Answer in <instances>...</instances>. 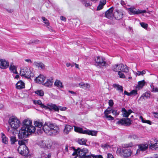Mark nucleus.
Instances as JSON below:
<instances>
[{"label": "nucleus", "instance_id": "f3484780", "mask_svg": "<svg viewBox=\"0 0 158 158\" xmlns=\"http://www.w3.org/2000/svg\"><path fill=\"white\" fill-rule=\"evenodd\" d=\"M114 12V15L115 18L118 19H120L123 18V14L121 12L119 11L118 10L116 9Z\"/></svg>", "mask_w": 158, "mask_h": 158}, {"label": "nucleus", "instance_id": "6e6d98bb", "mask_svg": "<svg viewBox=\"0 0 158 158\" xmlns=\"http://www.w3.org/2000/svg\"><path fill=\"white\" fill-rule=\"evenodd\" d=\"M40 41L38 40H37V39H35V40H31L30 41V43H31V44H32V43H38V42H39Z\"/></svg>", "mask_w": 158, "mask_h": 158}, {"label": "nucleus", "instance_id": "f704fd0d", "mask_svg": "<svg viewBox=\"0 0 158 158\" xmlns=\"http://www.w3.org/2000/svg\"><path fill=\"white\" fill-rule=\"evenodd\" d=\"M85 158H103L102 156L101 155L94 156L92 154H90L88 155Z\"/></svg>", "mask_w": 158, "mask_h": 158}, {"label": "nucleus", "instance_id": "603ef678", "mask_svg": "<svg viewBox=\"0 0 158 158\" xmlns=\"http://www.w3.org/2000/svg\"><path fill=\"white\" fill-rule=\"evenodd\" d=\"M105 117L109 120H112L114 119V118L111 115H106L105 116Z\"/></svg>", "mask_w": 158, "mask_h": 158}, {"label": "nucleus", "instance_id": "052dcab7", "mask_svg": "<svg viewBox=\"0 0 158 158\" xmlns=\"http://www.w3.org/2000/svg\"><path fill=\"white\" fill-rule=\"evenodd\" d=\"M75 64H71L70 63H67L66 64V65L67 67H69L70 66H71V67H73L74 66Z\"/></svg>", "mask_w": 158, "mask_h": 158}, {"label": "nucleus", "instance_id": "f03ea898", "mask_svg": "<svg viewBox=\"0 0 158 158\" xmlns=\"http://www.w3.org/2000/svg\"><path fill=\"white\" fill-rule=\"evenodd\" d=\"M72 149L74 150L72 155H76L74 158H85L89 154L88 150L85 148L81 149L78 148L77 149H75L74 147H70L69 148V149L71 150Z\"/></svg>", "mask_w": 158, "mask_h": 158}, {"label": "nucleus", "instance_id": "c03bdc74", "mask_svg": "<svg viewBox=\"0 0 158 158\" xmlns=\"http://www.w3.org/2000/svg\"><path fill=\"white\" fill-rule=\"evenodd\" d=\"M41 18L44 23L47 26H49V23L48 20L44 17H42Z\"/></svg>", "mask_w": 158, "mask_h": 158}, {"label": "nucleus", "instance_id": "79ce46f5", "mask_svg": "<svg viewBox=\"0 0 158 158\" xmlns=\"http://www.w3.org/2000/svg\"><path fill=\"white\" fill-rule=\"evenodd\" d=\"M128 138L131 139H135L138 138V136L135 134H131L128 135Z\"/></svg>", "mask_w": 158, "mask_h": 158}, {"label": "nucleus", "instance_id": "72a5a7b5", "mask_svg": "<svg viewBox=\"0 0 158 158\" xmlns=\"http://www.w3.org/2000/svg\"><path fill=\"white\" fill-rule=\"evenodd\" d=\"M87 140L84 138L79 139L78 140V142L80 144L82 145H86V143Z\"/></svg>", "mask_w": 158, "mask_h": 158}, {"label": "nucleus", "instance_id": "1a4fd4ad", "mask_svg": "<svg viewBox=\"0 0 158 158\" xmlns=\"http://www.w3.org/2000/svg\"><path fill=\"white\" fill-rule=\"evenodd\" d=\"M119 120L116 122V124L121 125H125L126 126H129L131 124V121L130 118H127L126 119L122 118L121 119L117 118Z\"/></svg>", "mask_w": 158, "mask_h": 158}, {"label": "nucleus", "instance_id": "69168bd1", "mask_svg": "<svg viewBox=\"0 0 158 158\" xmlns=\"http://www.w3.org/2000/svg\"><path fill=\"white\" fill-rule=\"evenodd\" d=\"M68 92L74 95H76V93L73 91L69 90Z\"/></svg>", "mask_w": 158, "mask_h": 158}, {"label": "nucleus", "instance_id": "0e129e2a", "mask_svg": "<svg viewBox=\"0 0 158 158\" xmlns=\"http://www.w3.org/2000/svg\"><path fill=\"white\" fill-rule=\"evenodd\" d=\"M124 94L125 95H127L128 96H131V94L130 93L127 92L125 90L124 91Z\"/></svg>", "mask_w": 158, "mask_h": 158}, {"label": "nucleus", "instance_id": "a18cd8bd", "mask_svg": "<svg viewBox=\"0 0 158 158\" xmlns=\"http://www.w3.org/2000/svg\"><path fill=\"white\" fill-rule=\"evenodd\" d=\"M146 73V72L145 70H143L142 71H138L137 72L136 74V76H139L140 75H143Z\"/></svg>", "mask_w": 158, "mask_h": 158}, {"label": "nucleus", "instance_id": "4468645a", "mask_svg": "<svg viewBox=\"0 0 158 158\" xmlns=\"http://www.w3.org/2000/svg\"><path fill=\"white\" fill-rule=\"evenodd\" d=\"M113 10L114 8L112 6L106 12L105 16L106 18L110 19L113 16Z\"/></svg>", "mask_w": 158, "mask_h": 158}, {"label": "nucleus", "instance_id": "393cba45", "mask_svg": "<svg viewBox=\"0 0 158 158\" xmlns=\"http://www.w3.org/2000/svg\"><path fill=\"white\" fill-rule=\"evenodd\" d=\"M33 103L35 105H40V106L41 107L43 108H46L47 107V106H45L44 104H43L41 100H33Z\"/></svg>", "mask_w": 158, "mask_h": 158}, {"label": "nucleus", "instance_id": "bf43d9fd", "mask_svg": "<svg viewBox=\"0 0 158 158\" xmlns=\"http://www.w3.org/2000/svg\"><path fill=\"white\" fill-rule=\"evenodd\" d=\"M152 113L154 117L158 118V113L153 112Z\"/></svg>", "mask_w": 158, "mask_h": 158}, {"label": "nucleus", "instance_id": "8fccbe9b", "mask_svg": "<svg viewBox=\"0 0 158 158\" xmlns=\"http://www.w3.org/2000/svg\"><path fill=\"white\" fill-rule=\"evenodd\" d=\"M109 109H110V108L108 107V108L104 111V113L105 116L107 115L110 113L111 112L109 110Z\"/></svg>", "mask_w": 158, "mask_h": 158}, {"label": "nucleus", "instance_id": "b1692460", "mask_svg": "<svg viewBox=\"0 0 158 158\" xmlns=\"http://www.w3.org/2000/svg\"><path fill=\"white\" fill-rule=\"evenodd\" d=\"M53 82V79H47L46 81L43 84V85L45 86L50 87L52 85Z\"/></svg>", "mask_w": 158, "mask_h": 158}, {"label": "nucleus", "instance_id": "a878e982", "mask_svg": "<svg viewBox=\"0 0 158 158\" xmlns=\"http://www.w3.org/2000/svg\"><path fill=\"white\" fill-rule=\"evenodd\" d=\"M113 87L116 88L117 90L119 91V92L122 93L123 91V88L122 86L118 84H113Z\"/></svg>", "mask_w": 158, "mask_h": 158}, {"label": "nucleus", "instance_id": "2eb2a0df", "mask_svg": "<svg viewBox=\"0 0 158 158\" xmlns=\"http://www.w3.org/2000/svg\"><path fill=\"white\" fill-rule=\"evenodd\" d=\"M158 141L156 140V143H154L152 141H148V143L149 146L150 148L152 149H158Z\"/></svg>", "mask_w": 158, "mask_h": 158}, {"label": "nucleus", "instance_id": "cd10ccee", "mask_svg": "<svg viewBox=\"0 0 158 158\" xmlns=\"http://www.w3.org/2000/svg\"><path fill=\"white\" fill-rule=\"evenodd\" d=\"M98 131H91L86 130L85 134H87L92 136H96Z\"/></svg>", "mask_w": 158, "mask_h": 158}, {"label": "nucleus", "instance_id": "680f3d73", "mask_svg": "<svg viewBox=\"0 0 158 158\" xmlns=\"http://www.w3.org/2000/svg\"><path fill=\"white\" fill-rule=\"evenodd\" d=\"M45 68V65L42 62H40V68L41 69H44Z\"/></svg>", "mask_w": 158, "mask_h": 158}, {"label": "nucleus", "instance_id": "c756f323", "mask_svg": "<svg viewBox=\"0 0 158 158\" xmlns=\"http://www.w3.org/2000/svg\"><path fill=\"white\" fill-rule=\"evenodd\" d=\"M121 66H120V69L121 71L123 72L127 73L128 72V69L126 65H123V64H120Z\"/></svg>", "mask_w": 158, "mask_h": 158}, {"label": "nucleus", "instance_id": "5fc2aeb1", "mask_svg": "<svg viewBox=\"0 0 158 158\" xmlns=\"http://www.w3.org/2000/svg\"><path fill=\"white\" fill-rule=\"evenodd\" d=\"M133 146V143H132L131 142L129 143L126 144V146H125L124 147V148H125V147H126H126H127V148L131 147Z\"/></svg>", "mask_w": 158, "mask_h": 158}, {"label": "nucleus", "instance_id": "a211bd4d", "mask_svg": "<svg viewBox=\"0 0 158 158\" xmlns=\"http://www.w3.org/2000/svg\"><path fill=\"white\" fill-rule=\"evenodd\" d=\"M73 129V127L69 125H66L63 130L64 134H68Z\"/></svg>", "mask_w": 158, "mask_h": 158}, {"label": "nucleus", "instance_id": "f8f14e48", "mask_svg": "<svg viewBox=\"0 0 158 158\" xmlns=\"http://www.w3.org/2000/svg\"><path fill=\"white\" fill-rule=\"evenodd\" d=\"M9 66V63L4 59L0 60V68L2 69H7Z\"/></svg>", "mask_w": 158, "mask_h": 158}, {"label": "nucleus", "instance_id": "09e8293b", "mask_svg": "<svg viewBox=\"0 0 158 158\" xmlns=\"http://www.w3.org/2000/svg\"><path fill=\"white\" fill-rule=\"evenodd\" d=\"M140 24L142 27L145 29L147 28L148 26L147 24L143 22L140 23Z\"/></svg>", "mask_w": 158, "mask_h": 158}, {"label": "nucleus", "instance_id": "7c9ffc66", "mask_svg": "<svg viewBox=\"0 0 158 158\" xmlns=\"http://www.w3.org/2000/svg\"><path fill=\"white\" fill-rule=\"evenodd\" d=\"M37 144L41 148H45L46 147V141L44 140L39 141L37 143Z\"/></svg>", "mask_w": 158, "mask_h": 158}, {"label": "nucleus", "instance_id": "dca6fc26", "mask_svg": "<svg viewBox=\"0 0 158 158\" xmlns=\"http://www.w3.org/2000/svg\"><path fill=\"white\" fill-rule=\"evenodd\" d=\"M121 111L122 113V114L123 116V117H126L127 118H128V117L130 114L133 112L131 109L127 111L124 108H123L122 109Z\"/></svg>", "mask_w": 158, "mask_h": 158}, {"label": "nucleus", "instance_id": "864d4df0", "mask_svg": "<svg viewBox=\"0 0 158 158\" xmlns=\"http://www.w3.org/2000/svg\"><path fill=\"white\" fill-rule=\"evenodd\" d=\"M67 108L65 107H62L60 106H58V112L59 110L61 111H64L67 110Z\"/></svg>", "mask_w": 158, "mask_h": 158}, {"label": "nucleus", "instance_id": "6ab92c4d", "mask_svg": "<svg viewBox=\"0 0 158 158\" xmlns=\"http://www.w3.org/2000/svg\"><path fill=\"white\" fill-rule=\"evenodd\" d=\"M16 87L17 89H19L24 88H25V83L22 81H19L16 84Z\"/></svg>", "mask_w": 158, "mask_h": 158}, {"label": "nucleus", "instance_id": "0eeeda50", "mask_svg": "<svg viewBox=\"0 0 158 158\" xmlns=\"http://www.w3.org/2000/svg\"><path fill=\"white\" fill-rule=\"evenodd\" d=\"M32 121L28 118L25 119L23 122V125L22 127H25L27 129L32 130V131L35 132V127L32 126Z\"/></svg>", "mask_w": 158, "mask_h": 158}, {"label": "nucleus", "instance_id": "473e14b6", "mask_svg": "<svg viewBox=\"0 0 158 158\" xmlns=\"http://www.w3.org/2000/svg\"><path fill=\"white\" fill-rule=\"evenodd\" d=\"M12 64H10V66L9 67L10 70L11 72H13L14 73L18 74V72L17 71L16 69L15 66L14 65H13Z\"/></svg>", "mask_w": 158, "mask_h": 158}, {"label": "nucleus", "instance_id": "ea45409f", "mask_svg": "<svg viewBox=\"0 0 158 158\" xmlns=\"http://www.w3.org/2000/svg\"><path fill=\"white\" fill-rule=\"evenodd\" d=\"M139 118L141 120V121L142 123H147L149 125H151L152 124V122L150 121L144 120L142 116H140Z\"/></svg>", "mask_w": 158, "mask_h": 158}, {"label": "nucleus", "instance_id": "39448f33", "mask_svg": "<svg viewBox=\"0 0 158 158\" xmlns=\"http://www.w3.org/2000/svg\"><path fill=\"white\" fill-rule=\"evenodd\" d=\"M8 123L12 128L16 130L19 127L21 124L19 119L14 116L10 117Z\"/></svg>", "mask_w": 158, "mask_h": 158}, {"label": "nucleus", "instance_id": "3c124183", "mask_svg": "<svg viewBox=\"0 0 158 158\" xmlns=\"http://www.w3.org/2000/svg\"><path fill=\"white\" fill-rule=\"evenodd\" d=\"M112 113L113 114L115 115H118L119 114V112H118L116 110H113Z\"/></svg>", "mask_w": 158, "mask_h": 158}, {"label": "nucleus", "instance_id": "5701e85b", "mask_svg": "<svg viewBox=\"0 0 158 158\" xmlns=\"http://www.w3.org/2000/svg\"><path fill=\"white\" fill-rule=\"evenodd\" d=\"M74 130L76 132H79L80 133L85 134L86 130H84L82 128L74 126Z\"/></svg>", "mask_w": 158, "mask_h": 158}, {"label": "nucleus", "instance_id": "20e7f679", "mask_svg": "<svg viewBox=\"0 0 158 158\" xmlns=\"http://www.w3.org/2000/svg\"><path fill=\"white\" fill-rule=\"evenodd\" d=\"M34 132L26 128L25 127H22L19 130L18 134V138L20 139H22L27 137L28 136Z\"/></svg>", "mask_w": 158, "mask_h": 158}, {"label": "nucleus", "instance_id": "338daca9", "mask_svg": "<svg viewBox=\"0 0 158 158\" xmlns=\"http://www.w3.org/2000/svg\"><path fill=\"white\" fill-rule=\"evenodd\" d=\"M152 92H158V88L156 87L154 88V89H153V91H152Z\"/></svg>", "mask_w": 158, "mask_h": 158}, {"label": "nucleus", "instance_id": "4be33fe9", "mask_svg": "<svg viewBox=\"0 0 158 158\" xmlns=\"http://www.w3.org/2000/svg\"><path fill=\"white\" fill-rule=\"evenodd\" d=\"M149 145L142 144L139 145L138 147L139 149L142 151H144L146 150L148 148Z\"/></svg>", "mask_w": 158, "mask_h": 158}, {"label": "nucleus", "instance_id": "9b49d317", "mask_svg": "<svg viewBox=\"0 0 158 158\" xmlns=\"http://www.w3.org/2000/svg\"><path fill=\"white\" fill-rule=\"evenodd\" d=\"M120 152L121 154L124 157H129L131 156L132 153V152L130 149H127L125 148H122Z\"/></svg>", "mask_w": 158, "mask_h": 158}, {"label": "nucleus", "instance_id": "7ed1b4c3", "mask_svg": "<svg viewBox=\"0 0 158 158\" xmlns=\"http://www.w3.org/2000/svg\"><path fill=\"white\" fill-rule=\"evenodd\" d=\"M27 140H22L18 141L19 146L18 148V151L21 155L25 156L28 155L29 151L28 148L25 145L27 143Z\"/></svg>", "mask_w": 158, "mask_h": 158}, {"label": "nucleus", "instance_id": "58836bf2", "mask_svg": "<svg viewBox=\"0 0 158 158\" xmlns=\"http://www.w3.org/2000/svg\"><path fill=\"white\" fill-rule=\"evenodd\" d=\"M35 94L40 96H43L44 95V92L42 90H38L35 92Z\"/></svg>", "mask_w": 158, "mask_h": 158}, {"label": "nucleus", "instance_id": "bb28decb", "mask_svg": "<svg viewBox=\"0 0 158 158\" xmlns=\"http://www.w3.org/2000/svg\"><path fill=\"white\" fill-rule=\"evenodd\" d=\"M106 3V0H102L100 2L99 4L97 7V10H101L103 7V6Z\"/></svg>", "mask_w": 158, "mask_h": 158}, {"label": "nucleus", "instance_id": "2f4dec72", "mask_svg": "<svg viewBox=\"0 0 158 158\" xmlns=\"http://www.w3.org/2000/svg\"><path fill=\"white\" fill-rule=\"evenodd\" d=\"M150 94L148 93H146L143 94V95L140 97L139 99H145L149 98L150 97Z\"/></svg>", "mask_w": 158, "mask_h": 158}, {"label": "nucleus", "instance_id": "e2e57ef3", "mask_svg": "<svg viewBox=\"0 0 158 158\" xmlns=\"http://www.w3.org/2000/svg\"><path fill=\"white\" fill-rule=\"evenodd\" d=\"M107 158H114V157L112 154L108 153L107 154Z\"/></svg>", "mask_w": 158, "mask_h": 158}, {"label": "nucleus", "instance_id": "4d7b16f0", "mask_svg": "<svg viewBox=\"0 0 158 158\" xmlns=\"http://www.w3.org/2000/svg\"><path fill=\"white\" fill-rule=\"evenodd\" d=\"M33 65L36 67H38L39 68H40V62L38 63L36 62H35L33 63Z\"/></svg>", "mask_w": 158, "mask_h": 158}, {"label": "nucleus", "instance_id": "ddd939ff", "mask_svg": "<svg viewBox=\"0 0 158 158\" xmlns=\"http://www.w3.org/2000/svg\"><path fill=\"white\" fill-rule=\"evenodd\" d=\"M46 77L44 75L40 74L35 79V82L39 84L43 83L46 79Z\"/></svg>", "mask_w": 158, "mask_h": 158}, {"label": "nucleus", "instance_id": "13d9d810", "mask_svg": "<svg viewBox=\"0 0 158 158\" xmlns=\"http://www.w3.org/2000/svg\"><path fill=\"white\" fill-rule=\"evenodd\" d=\"M108 103L109 106L111 107L114 104L113 100L111 99L109 101Z\"/></svg>", "mask_w": 158, "mask_h": 158}, {"label": "nucleus", "instance_id": "4c0bfd02", "mask_svg": "<svg viewBox=\"0 0 158 158\" xmlns=\"http://www.w3.org/2000/svg\"><path fill=\"white\" fill-rule=\"evenodd\" d=\"M2 142L5 144H7L8 143L7 138L5 134L2 133Z\"/></svg>", "mask_w": 158, "mask_h": 158}, {"label": "nucleus", "instance_id": "e433bc0d", "mask_svg": "<svg viewBox=\"0 0 158 158\" xmlns=\"http://www.w3.org/2000/svg\"><path fill=\"white\" fill-rule=\"evenodd\" d=\"M54 85L59 88H63L62 83L59 80H56L55 82Z\"/></svg>", "mask_w": 158, "mask_h": 158}, {"label": "nucleus", "instance_id": "de8ad7c7", "mask_svg": "<svg viewBox=\"0 0 158 158\" xmlns=\"http://www.w3.org/2000/svg\"><path fill=\"white\" fill-rule=\"evenodd\" d=\"M138 89H136L135 90H133L130 92L131 95H133L135 96L137 94V91Z\"/></svg>", "mask_w": 158, "mask_h": 158}, {"label": "nucleus", "instance_id": "423d86ee", "mask_svg": "<svg viewBox=\"0 0 158 158\" xmlns=\"http://www.w3.org/2000/svg\"><path fill=\"white\" fill-rule=\"evenodd\" d=\"M20 75L21 76H24L27 78H30L31 77H33L34 76V74L26 67L21 69Z\"/></svg>", "mask_w": 158, "mask_h": 158}, {"label": "nucleus", "instance_id": "aec40b11", "mask_svg": "<svg viewBox=\"0 0 158 158\" xmlns=\"http://www.w3.org/2000/svg\"><path fill=\"white\" fill-rule=\"evenodd\" d=\"M48 106V107L47 106L46 109H48L51 110H53L55 111L58 112V106H57L56 104H51Z\"/></svg>", "mask_w": 158, "mask_h": 158}, {"label": "nucleus", "instance_id": "412c9836", "mask_svg": "<svg viewBox=\"0 0 158 158\" xmlns=\"http://www.w3.org/2000/svg\"><path fill=\"white\" fill-rule=\"evenodd\" d=\"M145 82L144 80L139 81L138 82V84L135 86V89L139 90L142 89L144 85Z\"/></svg>", "mask_w": 158, "mask_h": 158}, {"label": "nucleus", "instance_id": "49530a36", "mask_svg": "<svg viewBox=\"0 0 158 158\" xmlns=\"http://www.w3.org/2000/svg\"><path fill=\"white\" fill-rule=\"evenodd\" d=\"M118 74L119 75L120 78H125V75L123 73H122L120 71H118Z\"/></svg>", "mask_w": 158, "mask_h": 158}, {"label": "nucleus", "instance_id": "9d476101", "mask_svg": "<svg viewBox=\"0 0 158 158\" xmlns=\"http://www.w3.org/2000/svg\"><path fill=\"white\" fill-rule=\"evenodd\" d=\"M128 9L129 10V14L130 15H138L146 12L145 10H141L139 9H136L134 7H131Z\"/></svg>", "mask_w": 158, "mask_h": 158}, {"label": "nucleus", "instance_id": "c9c22d12", "mask_svg": "<svg viewBox=\"0 0 158 158\" xmlns=\"http://www.w3.org/2000/svg\"><path fill=\"white\" fill-rule=\"evenodd\" d=\"M120 64H117L113 65L112 67V69L114 72H117V71L120 69Z\"/></svg>", "mask_w": 158, "mask_h": 158}, {"label": "nucleus", "instance_id": "37998d69", "mask_svg": "<svg viewBox=\"0 0 158 158\" xmlns=\"http://www.w3.org/2000/svg\"><path fill=\"white\" fill-rule=\"evenodd\" d=\"M51 156L50 153H48V155L46 154L45 153H42L41 154V157L40 158H49Z\"/></svg>", "mask_w": 158, "mask_h": 158}, {"label": "nucleus", "instance_id": "6e6552de", "mask_svg": "<svg viewBox=\"0 0 158 158\" xmlns=\"http://www.w3.org/2000/svg\"><path fill=\"white\" fill-rule=\"evenodd\" d=\"M104 58L100 57L99 56L97 57V59H95V65L96 66H99L100 67L103 68V66H106L107 64L106 62L105 61Z\"/></svg>", "mask_w": 158, "mask_h": 158}, {"label": "nucleus", "instance_id": "774afa93", "mask_svg": "<svg viewBox=\"0 0 158 158\" xmlns=\"http://www.w3.org/2000/svg\"><path fill=\"white\" fill-rule=\"evenodd\" d=\"M60 19L61 20L65 21L66 19V18L63 16H61L60 17Z\"/></svg>", "mask_w": 158, "mask_h": 158}, {"label": "nucleus", "instance_id": "c85d7f7f", "mask_svg": "<svg viewBox=\"0 0 158 158\" xmlns=\"http://www.w3.org/2000/svg\"><path fill=\"white\" fill-rule=\"evenodd\" d=\"M79 86L80 88L85 89H89L90 87V86L88 84H85L83 82L80 83L79 84Z\"/></svg>", "mask_w": 158, "mask_h": 158}, {"label": "nucleus", "instance_id": "f257e3e1", "mask_svg": "<svg viewBox=\"0 0 158 158\" xmlns=\"http://www.w3.org/2000/svg\"><path fill=\"white\" fill-rule=\"evenodd\" d=\"M36 127H38L37 132L41 133L43 131L49 135L54 136L59 133V129L58 126L50 122H45L44 125L43 123L39 121L35 122Z\"/></svg>", "mask_w": 158, "mask_h": 158}, {"label": "nucleus", "instance_id": "a19ab883", "mask_svg": "<svg viewBox=\"0 0 158 158\" xmlns=\"http://www.w3.org/2000/svg\"><path fill=\"white\" fill-rule=\"evenodd\" d=\"M17 140L16 139V137L15 136H11L10 137V141L11 144H14L17 141Z\"/></svg>", "mask_w": 158, "mask_h": 158}]
</instances>
